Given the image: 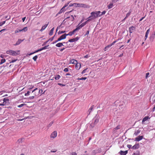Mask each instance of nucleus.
Instances as JSON below:
<instances>
[{"mask_svg":"<svg viewBox=\"0 0 155 155\" xmlns=\"http://www.w3.org/2000/svg\"><path fill=\"white\" fill-rule=\"evenodd\" d=\"M140 130H137L134 133V135H135V136H137L140 133Z\"/></svg>","mask_w":155,"mask_h":155,"instance_id":"33","label":"nucleus"},{"mask_svg":"<svg viewBox=\"0 0 155 155\" xmlns=\"http://www.w3.org/2000/svg\"><path fill=\"white\" fill-rule=\"evenodd\" d=\"M149 74V72L147 73L146 74V76H145V78H147V77H148Z\"/></svg>","mask_w":155,"mask_h":155,"instance_id":"53","label":"nucleus"},{"mask_svg":"<svg viewBox=\"0 0 155 155\" xmlns=\"http://www.w3.org/2000/svg\"><path fill=\"white\" fill-rule=\"evenodd\" d=\"M91 20V19H88L87 20L85 21V22L82 23V24H81V26L83 27L85 25L87 24V22L90 21Z\"/></svg>","mask_w":155,"mask_h":155,"instance_id":"16","label":"nucleus"},{"mask_svg":"<svg viewBox=\"0 0 155 155\" xmlns=\"http://www.w3.org/2000/svg\"><path fill=\"white\" fill-rule=\"evenodd\" d=\"M3 102H6L7 101L8 102L9 101V100L7 98H4L3 99Z\"/></svg>","mask_w":155,"mask_h":155,"instance_id":"35","label":"nucleus"},{"mask_svg":"<svg viewBox=\"0 0 155 155\" xmlns=\"http://www.w3.org/2000/svg\"><path fill=\"white\" fill-rule=\"evenodd\" d=\"M79 39V38L78 37H77L75 38H73V39H71L69 40H68V41L66 42V43L67 44L68 42H74L75 41H78Z\"/></svg>","mask_w":155,"mask_h":155,"instance_id":"7","label":"nucleus"},{"mask_svg":"<svg viewBox=\"0 0 155 155\" xmlns=\"http://www.w3.org/2000/svg\"><path fill=\"white\" fill-rule=\"evenodd\" d=\"M94 122L92 123L91 125L90 126L91 128H92L94 127L96 124L99 121V119L97 118H95L94 119Z\"/></svg>","mask_w":155,"mask_h":155,"instance_id":"4","label":"nucleus"},{"mask_svg":"<svg viewBox=\"0 0 155 155\" xmlns=\"http://www.w3.org/2000/svg\"><path fill=\"white\" fill-rule=\"evenodd\" d=\"M71 17H72V19H71V21H72L74 20V17H73V16L72 15H71Z\"/></svg>","mask_w":155,"mask_h":155,"instance_id":"61","label":"nucleus"},{"mask_svg":"<svg viewBox=\"0 0 155 155\" xmlns=\"http://www.w3.org/2000/svg\"><path fill=\"white\" fill-rule=\"evenodd\" d=\"M96 12H93L91 13V16H89L88 18L91 19L92 20L94 19L97 17H98L97 16Z\"/></svg>","mask_w":155,"mask_h":155,"instance_id":"3","label":"nucleus"},{"mask_svg":"<svg viewBox=\"0 0 155 155\" xmlns=\"http://www.w3.org/2000/svg\"><path fill=\"white\" fill-rule=\"evenodd\" d=\"M62 46H63V43H59L56 45V46L58 47H60Z\"/></svg>","mask_w":155,"mask_h":155,"instance_id":"21","label":"nucleus"},{"mask_svg":"<svg viewBox=\"0 0 155 155\" xmlns=\"http://www.w3.org/2000/svg\"><path fill=\"white\" fill-rule=\"evenodd\" d=\"M23 40H21V39H18V41L16 42V44L15 45H19L22 41H24Z\"/></svg>","mask_w":155,"mask_h":155,"instance_id":"15","label":"nucleus"},{"mask_svg":"<svg viewBox=\"0 0 155 155\" xmlns=\"http://www.w3.org/2000/svg\"><path fill=\"white\" fill-rule=\"evenodd\" d=\"M54 29V28H53L51 29L50 32L49 33V35H50V36L52 35L53 34Z\"/></svg>","mask_w":155,"mask_h":155,"instance_id":"20","label":"nucleus"},{"mask_svg":"<svg viewBox=\"0 0 155 155\" xmlns=\"http://www.w3.org/2000/svg\"><path fill=\"white\" fill-rule=\"evenodd\" d=\"M127 152L128 151L127 150H126L125 151L121 150L119 152V153L121 155H126L127 153Z\"/></svg>","mask_w":155,"mask_h":155,"instance_id":"14","label":"nucleus"},{"mask_svg":"<svg viewBox=\"0 0 155 155\" xmlns=\"http://www.w3.org/2000/svg\"><path fill=\"white\" fill-rule=\"evenodd\" d=\"M58 84L61 87L64 86H65V85L64 84H62L59 83H58Z\"/></svg>","mask_w":155,"mask_h":155,"instance_id":"50","label":"nucleus"},{"mask_svg":"<svg viewBox=\"0 0 155 155\" xmlns=\"http://www.w3.org/2000/svg\"><path fill=\"white\" fill-rule=\"evenodd\" d=\"M150 28H149V29H148L147 30V31L146 34H147V35H148V34H149V33L150 32Z\"/></svg>","mask_w":155,"mask_h":155,"instance_id":"49","label":"nucleus"},{"mask_svg":"<svg viewBox=\"0 0 155 155\" xmlns=\"http://www.w3.org/2000/svg\"><path fill=\"white\" fill-rule=\"evenodd\" d=\"M65 48H61V49H59V51H62L64 49H65Z\"/></svg>","mask_w":155,"mask_h":155,"instance_id":"60","label":"nucleus"},{"mask_svg":"<svg viewBox=\"0 0 155 155\" xmlns=\"http://www.w3.org/2000/svg\"><path fill=\"white\" fill-rule=\"evenodd\" d=\"M64 71L65 72H68V69L67 68H65L64 69Z\"/></svg>","mask_w":155,"mask_h":155,"instance_id":"48","label":"nucleus"},{"mask_svg":"<svg viewBox=\"0 0 155 155\" xmlns=\"http://www.w3.org/2000/svg\"><path fill=\"white\" fill-rule=\"evenodd\" d=\"M47 46H44V47H43V48H41L40 49H41V51H42L43 50H44V49H47Z\"/></svg>","mask_w":155,"mask_h":155,"instance_id":"44","label":"nucleus"},{"mask_svg":"<svg viewBox=\"0 0 155 155\" xmlns=\"http://www.w3.org/2000/svg\"><path fill=\"white\" fill-rule=\"evenodd\" d=\"M70 3V2H68V3H66L65 5H64V7H66L67 6H68V5L69 4V3Z\"/></svg>","mask_w":155,"mask_h":155,"instance_id":"54","label":"nucleus"},{"mask_svg":"<svg viewBox=\"0 0 155 155\" xmlns=\"http://www.w3.org/2000/svg\"><path fill=\"white\" fill-rule=\"evenodd\" d=\"M130 13L131 12L129 11V12L127 14L126 16L125 17V19H126L130 15Z\"/></svg>","mask_w":155,"mask_h":155,"instance_id":"34","label":"nucleus"},{"mask_svg":"<svg viewBox=\"0 0 155 155\" xmlns=\"http://www.w3.org/2000/svg\"><path fill=\"white\" fill-rule=\"evenodd\" d=\"M140 155V152L139 151H136L135 152H134L133 154V155Z\"/></svg>","mask_w":155,"mask_h":155,"instance_id":"27","label":"nucleus"},{"mask_svg":"<svg viewBox=\"0 0 155 155\" xmlns=\"http://www.w3.org/2000/svg\"><path fill=\"white\" fill-rule=\"evenodd\" d=\"M17 60V59L15 60H12L10 62V63H12L15 62Z\"/></svg>","mask_w":155,"mask_h":155,"instance_id":"52","label":"nucleus"},{"mask_svg":"<svg viewBox=\"0 0 155 155\" xmlns=\"http://www.w3.org/2000/svg\"><path fill=\"white\" fill-rule=\"evenodd\" d=\"M75 32V31L74 29L72 31H70L69 32L68 34H67V36H71Z\"/></svg>","mask_w":155,"mask_h":155,"instance_id":"18","label":"nucleus"},{"mask_svg":"<svg viewBox=\"0 0 155 155\" xmlns=\"http://www.w3.org/2000/svg\"><path fill=\"white\" fill-rule=\"evenodd\" d=\"M82 27H83L81 26V25H80L78 26L75 29H74V30L76 31H78V30L80 29Z\"/></svg>","mask_w":155,"mask_h":155,"instance_id":"22","label":"nucleus"},{"mask_svg":"<svg viewBox=\"0 0 155 155\" xmlns=\"http://www.w3.org/2000/svg\"><path fill=\"white\" fill-rule=\"evenodd\" d=\"M65 31H59L58 32V35L61 34L63 33H65Z\"/></svg>","mask_w":155,"mask_h":155,"instance_id":"41","label":"nucleus"},{"mask_svg":"<svg viewBox=\"0 0 155 155\" xmlns=\"http://www.w3.org/2000/svg\"><path fill=\"white\" fill-rule=\"evenodd\" d=\"M139 143H137L135 144L134 146H133L131 148L133 149H137L139 147Z\"/></svg>","mask_w":155,"mask_h":155,"instance_id":"12","label":"nucleus"},{"mask_svg":"<svg viewBox=\"0 0 155 155\" xmlns=\"http://www.w3.org/2000/svg\"><path fill=\"white\" fill-rule=\"evenodd\" d=\"M77 62V61L76 60L74 59H72L70 60L69 64H75Z\"/></svg>","mask_w":155,"mask_h":155,"instance_id":"13","label":"nucleus"},{"mask_svg":"<svg viewBox=\"0 0 155 155\" xmlns=\"http://www.w3.org/2000/svg\"><path fill=\"white\" fill-rule=\"evenodd\" d=\"M5 18H7V20H9L10 18V16H9V17H8V16H6Z\"/></svg>","mask_w":155,"mask_h":155,"instance_id":"55","label":"nucleus"},{"mask_svg":"<svg viewBox=\"0 0 155 155\" xmlns=\"http://www.w3.org/2000/svg\"><path fill=\"white\" fill-rule=\"evenodd\" d=\"M135 29L136 28L135 27L133 26H131L129 28V32L130 33H132L135 30Z\"/></svg>","mask_w":155,"mask_h":155,"instance_id":"6","label":"nucleus"},{"mask_svg":"<svg viewBox=\"0 0 155 155\" xmlns=\"http://www.w3.org/2000/svg\"><path fill=\"white\" fill-rule=\"evenodd\" d=\"M54 37V36L53 37L51 38H50L49 40H50L51 41H52L53 40Z\"/></svg>","mask_w":155,"mask_h":155,"instance_id":"62","label":"nucleus"},{"mask_svg":"<svg viewBox=\"0 0 155 155\" xmlns=\"http://www.w3.org/2000/svg\"><path fill=\"white\" fill-rule=\"evenodd\" d=\"M94 106H92L90 108V109L88 110V111L90 113L91 111L94 108Z\"/></svg>","mask_w":155,"mask_h":155,"instance_id":"38","label":"nucleus"},{"mask_svg":"<svg viewBox=\"0 0 155 155\" xmlns=\"http://www.w3.org/2000/svg\"><path fill=\"white\" fill-rule=\"evenodd\" d=\"M41 51V49H38L36 51H35V52H32V53H31L29 55H31V54H32L35 53H37V52H38L39 51Z\"/></svg>","mask_w":155,"mask_h":155,"instance_id":"31","label":"nucleus"},{"mask_svg":"<svg viewBox=\"0 0 155 155\" xmlns=\"http://www.w3.org/2000/svg\"><path fill=\"white\" fill-rule=\"evenodd\" d=\"M6 61V60L5 59H2L1 60V62H0V64H2L4 63Z\"/></svg>","mask_w":155,"mask_h":155,"instance_id":"29","label":"nucleus"},{"mask_svg":"<svg viewBox=\"0 0 155 155\" xmlns=\"http://www.w3.org/2000/svg\"><path fill=\"white\" fill-rule=\"evenodd\" d=\"M116 41H114L113 43H112L111 44L109 45L110 46V47H111L112 45H114V44L116 42Z\"/></svg>","mask_w":155,"mask_h":155,"instance_id":"45","label":"nucleus"},{"mask_svg":"<svg viewBox=\"0 0 155 155\" xmlns=\"http://www.w3.org/2000/svg\"><path fill=\"white\" fill-rule=\"evenodd\" d=\"M75 65V68L77 70H79L81 68V65L80 63L77 62Z\"/></svg>","mask_w":155,"mask_h":155,"instance_id":"9","label":"nucleus"},{"mask_svg":"<svg viewBox=\"0 0 155 155\" xmlns=\"http://www.w3.org/2000/svg\"><path fill=\"white\" fill-rule=\"evenodd\" d=\"M60 76L59 74H58L54 78L56 80H58L60 78Z\"/></svg>","mask_w":155,"mask_h":155,"instance_id":"30","label":"nucleus"},{"mask_svg":"<svg viewBox=\"0 0 155 155\" xmlns=\"http://www.w3.org/2000/svg\"><path fill=\"white\" fill-rule=\"evenodd\" d=\"M37 58L38 56L37 55H35L33 58V59L35 61H36Z\"/></svg>","mask_w":155,"mask_h":155,"instance_id":"39","label":"nucleus"},{"mask_svg":"<svg viewBox=\"0 0 155 155\" xmlns=\"http://www.w3.org/2000/svg\"><path fill=\"white\" fill-rule=\"evenodd\" d=\"M65 7H64V6L61 9V10H62V11L63 12H64V11H65Z\"/></svg>","mask_w":155,"mask_h":155,"instance_id":"63","label":"nucleus"},{"mask_svg":"<svg viewBox=\"0 0 155 155\" xmlns=\"http://www.w3.org/2000/svg\"><path fill=\"white\" fill-rule=\"evenodd\" d=\"M149 118L148 116L145 117L142 120V122H144L147 120Z\"/></svg>","mask_w":155,"mask_h":155,"instance_id":"24","label":"nucleus"},{"mask_svg":"<svg viewBox=\"0 0 155 155\" xmlns=\"http://www.w3.org/2000/svg\"><path fill=\"white\" fill-rule=\"evenodd\" d=\"M48 25V24H45V25H44V26H43L42 27L41 29L40 30V31H42L44 30H45L46 28L47 27Z\"/></svg>","mask_w":155,"mask_h":155,"instance_id":"17","label":"nucleus"},{"mask_svg":"<svg viewBox=\"0 0 155 155\" xmlns=\"http://www.w3.org/2000/svg\"><path fill=\"white\" fill-rule=\"evenodd\" d=\"M143 138L142 136H139L135 138L136 141H139L141 140Z\"/></svg>","mask_w":155,"mask_h":155,"instance_id":"11","label":"nucleus"},{"mask_svg":"<svg viewBox=\"0 0 155 155\" xmlns=\"http://www.w3.org/2000/svg\"><path fill=\"white\" fill-rule=\"evenodd\" d=\"M57 132L56 131H54L50 135V137L54 138L57 137Z\"/></svg>","mask_w":155,"mask_h":155,"instance_id":"5","label":"nucleus"},{"mask_svg":"<svg viewBox=\"0 0 155 155\" xmlns=\"http://www.w3.org/2000/svg\"><path fill=\"white\" fill-rule=\"evenodd\" d=\"M28 30V28L27 27H25L23 28L22 29H21V31H24L25 32L27 31Z\"/></svg>","mask_w":155,"mask_h":155,"instance_id":"32","label":"nucleus"},{"mask_svg":"<svg viewBox=\"0 0 155 155\" xmlns=\"http://www.w3.org/2000/svg\"><path fill=\"white\" fill-rule=\"evenodd\" d=\"M120 128V125H118L113 129V131L114 132H116L117 130L119 129Z\"/></svg>","mask_w":155,"mask_h":155,"instance_id":"19","label":"nucleus"},{"mask_svg":"<svg viewBox=\"0 0 155 155\" xmlns=\"http://www.w3.org/2000/svg\"><path fill=\"white\" fill-rule=\"evenodd\" d=\"M6 53L13 56H16L20 54V51H15L12 50H10L6 51Z\"/></svg>","mask_w":155,"mask_h":155,"instance_id":"1","label":"nucleus"},{"mask_svg":"<svg viewBox=\"0 0 155 155\" xmlns=\"http://www.w3.org/2000/svg\"><path fill=\"white\" fill-rule=\"evenodd\" d=\"M5 21H3L2 22H0V26H2L3 24H5Z\"/></svg>","mask_w":155,"mask_h":155,"instance_id":"43","label":"nucleus"},{"mask_svg":"<svg viewBox=\"0 0 155 155\" xmlns=\"http://www.w3.org/2000/svg\"><path fill=\"white\" fill-rule=\"evenodd\" d=\"M87 68H86V69L83 70L82 71V72L81 74H83L85 73L86 72V71L87 70Z\"/></svg>","mask_w":155,"mask_h":155,"instance_id":"46","label":"nucleus"},{"mask_svg":"<svg viewBox=\"0 0 155 155\" xmlns=\"http://www.w3.org/2000/svg\"><path fill=\"white\" fill-rule=\"evenodd\" d=\"M106 12L105 11H104L102 13H101V15H104L105 13Z\"/></svg>","mask_w":155,"mask_h":155,"instance_id":"57","label":"nucleus"},{"mask_svg":"<svg viewBox=\"0 0 155 155\" xmlns=\"http://www.w3.org/2000/svg\"><path fill=\"white\" fill-rule=\"evenodd\" d=\"M24 140V138H20L19 139H18V143H22V142Z\"/></svg>","mask_w":155,"mask_h":155,"instance_id":"28","label":"nucleus"},{"mask_svg":"<svg viewBox=\"0 0 155 155\" xmlns=\"http://www.w3.org/2000/svg\"><path fill=\"white\" fill-rule=\"evenodd\" d=\"M74 5L76 7H83L87 8H89V5H86L85 4L82 3H74Z\"/></svg>","mask_w":155,"mask_h":155,"instance_id":"2","label":"nucleus"},{"mask_svg":"<svg viewBox=\"0 0 155 155\" xmlns=\"http://www.w3.org/2000/svg\"><path fill=\"white\" fill-rule=\"evenodd\" d=\"M155 37V31H153L150 37V41H152Z\"/></svg>","mask_w":155,"mask_h":155,"instance_id":"8","label":"nucleus"},{"mask_svg":"<svg viewBox=\"0 0 155 155\" xmlns=\"http://www.w3.org/2000/svg\"><path fill=\"white\" fill-rule=\"evenodd\" d=\"M82 27H83L81 26V25H80L78 26L75 29H74V30L76 31H78V30L80 29Z\"/></svg>","mask_w":155,"mask_h":155,"instance_id":"23","label":"nucleus"},{"mask_svg":"<svg viewBox=\"0 0 155 155\" xmlns=\"http://www.w3.org/2000/svg\"><path fill=\"white\" fill-rule=\"evenodd\" d=\"M87 79L86 77H82L80 78V80H85Z\"/></svg>","mask_w":155,"mask_h":155,"instance_id":"51","label":"nucleus"},{"mask_svg":"<svg viewBox=\"0 0 155 155\" xmlns=\"http://www.w3.org/2000/svg\"><path fill=\"white\" fill-rule=\"evenodd\" d=\"M89 31H87L86 32V33L85 34V36H86V35H88L89 34Z\"/></svg>","mask_w":155,"mask_h":155,"instance_id":"56","label":"nucleus"},{"mask_svg":"<svg viewBox=\"0 0 155 155\" xmlns=\"http://www.w3.org/2000/svg\"><path fill=\"white\" fill-rule=\"evenodd\" d=\"M110 47V46L109 45H107V46H106V47H105L104 49V51H107V49L109 48Z\"/></svg>","mask_w":155,"mask_h":155,"instance_id":"36","label":"nucleus"},{"mask_svg":"<svg viewBox=\"0 0 155 155\" xmlns=\"http://www.w3.org/2000/svg\"><path fill=\"white\" fill-rule=\"evenodd\" d=\"M113 3H110L107 5V7L108 9H110L113 7Z\"/></svg>","mask_w":155,"mask_h":155,"instance_id":"25","label":"nucleus"},{"mask_svg":"<svg viewBox=\"0 0 155 155\" xmlns=\"http://www.w3.org/2000/svg\"><path fill=\"white\" fill-rule=\"evenodd\" d=\"M30 94V92L28 91L27 93H25V96H28Z\"/></svg>","mask_w":155,"mask_h":155,"instance_id":"47","label":"nucleus"},{"mask_svg":"<svg viewBox=\"0 0 155 155\" xmlns=\"http://www.w3.org/2000/svg\"><path fill=\"white\" fill-rule=\"evenodd\" d=\"M53 124V122H51L48 125V127H51L52 125V124Z\"/></svg>","mask_w":155,"mask_h":155,"instance_id":"59","label":"nucleus"},{"mask_svg":"<svg viewBox=\"0 0 155 155\" xmlns=\"http://www.w3.org/2000/svg\"><path fill=\"white\" fill-rule=\"evenodd\" d=\"M97 16H98V17H100L101 16V15L100 14L101 13V12L100 11H96Z\"/></svg>","mask_w":155,"mask_h":155,"instance_id":"26","label":"nucleus"},{"mask_svg":"<svg viewBox=\"0 0 155 155\" xmlns=\"http://www.w3.org/2000/svg\"><path fill=\"white\" fill-rule=\"evenodd\" d=\"M21 29H18L17 28L16 30H15V33H17L19 32H21Z\"/></svg>","mask_w":155,"mask_h":155,"instance_id":"37","label":"nucleus"},{"mask_svg":"<svg viewBox=\"0 0 155 155\" xmlns=\"http://www.w3.org/2000/svg\"><path fill=\"white\" fill-rule=\"evenodd\" d=\"M25 104H22L20 105H19L18 106V107H21L23 106L24 105H25Z\"/></svg>","mask_w":155,"mask_h":155,"instance_id":"42","label":"nucleus"},{"mask_svg":"<svg viewBox=\"0 0 155 155\" xmlns=\"http://www.w3.org/2000/svg\"><path fill=\"white\" fill-rule=\"evenodd\" d=\"M71 155H77V154L75 152H74L72 153Z\"/></svg>","mask_w":155,"mask_h":155,"instance_id":"64","label":"nucleus"},{"mask_svg":"<svg viewBox=\"0 0 155 155\" xmlns=\"http://www.w3.org/2000/svg\"><path fill=\"white\" fill-rule=\"evenodd\" d=\"M63 12L62 10L61 9L60 11H59V12L56 14V16H58V15L59 14H61V13H62Z\"/></svg>","mask_w":155,"mask_h":155,"instance_id":"40","label":"nucleus"},{"mask_svg":"<svg viewBox=\"0 0 155 155\" xmlns=\"http://www.w3.org/2000/svg\"><path fill=\"white\" fill-rule=\"evenodd\" d=\"M34 97H35L34 96H32L30 97H29V98L31 99H33L34 98Z\"/></svg>","mask_w":155,"mask_h":155,"instance_id":"58","label":"nucleus"},{"mask_svg":"<svg viewBox=\"0 0 155 155\" xmlns=\"http://www.w3.org/2000/svg\"><path fill=\"white\" fill-rule=\"evenodd\" d=\"M67 36V34H65L62 35L60 38H58V40L61 41L62 39H65Z\"/></svg>","mask_w":155,"mask_h":155,"instance_id":"10","label":"nucleus"}]
</instances>
